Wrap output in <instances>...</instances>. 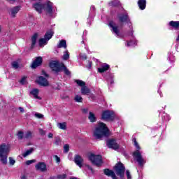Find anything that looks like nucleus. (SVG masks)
Here are the masks:
<instances>
[{
	"label": "nucleus",
	"instance_id": "obj_1",
	"mask_svg": "<svg viewBox=\"0 0 179 179\" xmlns=\"http://www.w3.org/2000/svg\"><path fill=\"white\" fill-rule=\"evenodd\" d=\"M33 8L38 12V13H42L43 10H45L46 13L52 17H55V7L52 2L48 1L46 3L43 4L41 2L34 3Z\"/></svg>",
	"mask_w": 179,
	"mask_h": 179
},
{
	"label": "nucleus",
	"instance_id": "obj_2",
	"mask_svg": "<svg viewBox=\"0 0 179 179\" xmlns=\"http://www.w3.org/2000/svg\"><path fill=\"white\" fill-rule=\"evenodd\" d=\"M94 136L96 139H100L103 136H108V128H107L106 124L101 122L97 124L94 131Z\"/></svg>",
	"mask_w": 179,
	"mask_h": 179
},
{
	"label": "nucleus",
	"instance_id": "obj_3",
	"mask_svg": "<svg viewBox=\"0 0 179 179\" xmlns=\"http://www.w3.org/2000/svg\"><path fill=\"white\" fill-rule=\"evenodd\" d=\"M134 145L136 148V150L133 153L134 157L136 159V162L138 163L139 166H143L146 163V160L142 157V152L141 150V147L139 144L136 142V139H134Z\"/></svg>",
	"mask_w": 179,
	"mask_h": 179
},
{
	"label": "nucleus",
	"instance_id": "obj_4",
	"mask_svg": "<svg viewBox=\"0 0 179 179\" xmlns=\"http://www.w3.org/2000/svg\"><path fill=\"white\" fill-rule=\"evenodd\" d=\"M10 150V147L8 145L3 143L0 145V159L3 164L8 163V155Z\"/></svg>",
	"mask_w": 179,
	"mask_h": 179
},
{
	"label": "nucleus",
	"instance_id": "obj_5",
	"mask_svg": "<svg viewBox=\"0 0 179 179\" xmlns=\"http://www.w3.org/2000/svg\"><path fill=\"white\" fill-rule=\"evenodd\" d=\"M89 159L92 164H94L97 167H100V166L103 164V159L101 158V155L91 154Z\"/></svg>",
	"mask_w": 179,
	"mask_h": 179
},
{
	"label": "nucleus",
	"instance_id": "obj_6",
	"mask_svg": "<svg viewBox=\"0 0 179 179\" xmlns=\"http://www.w3.org/2000/svg\"><path fill=\"white\" fill-rule=\"evenodd\" d=\"M114 169L116 172L117 176H119L121 178L124 177V173H125V167L122 163L116 164Z\"/></svg>",
	"mask_w": 179,
	"mask_h": 179
},
{
	"label": "nucleus",
	"instance_id": "obj_7",
	"mask_svg": "<svg viewBox=\"0 0 179 179\" xmlns=\"http://www.w3.org/2000/svg\"><path fill=\"white\" fill-rule=\"evenodd\" d=\"M109 27H110V30L113 34H115L117 37H120V29L118 28V25L115 24L113 21H110L109 22Z\"/></svg>",
	"mask_w": 179,
	"mask_h": 179
},
{
	"label": "nucleus",
	"instance_id": "obj_8",
	"mask_svg": "<svg viewBox=\"0 0 179 179\" xmlns=\"http://www.w3.org/2000/svg\"><path fill=\"white\" fill-rule=\"evenodd\" d=\"M102 120H114V112L112 110H104L101 115Z\"/></svg>",
	"mask_w": 179,
	"mask_h": 179
},
{
	"label": "nucleus",
	"instance_id": "obj_9",
	"mask_svg": "<svg viewBox=\"0 0 179 179\" xmlns=\"http://www.w3.org/2000/svg\"><path fill=\"white\" fill-rule=\"evenodd\" d=\"M50 66L54 72H61L62 71V64H59L57 61L51 62Z\"/></svg>",
	"mask_w": 179,
	"mask_h": 179
},
{
	"label": "nucleus",
	"instance_id": "obj_10",
	"mask_svg": "<svg viewBox=\"0 0 179 179\" xmlns=\"http://www.w3.org/2000/svg\"><path fill=\"white\" fill-rule=\"evenodd\" d=\"M117 17L119 19V21L121 22V23H124V22H127V23H129V22H131L127 11H124L123 13H119L117 15Z\"/></svg>",
	"mask_w": 179,
	"mask_h": 179
},
{
	"label": "nucleus",
	"instance_id": "obj_11",
	"mask_svg": "<svg viewBox=\"0 0 179 179\" xmlns=\"http://www.w3.org/2000/svg\"><path fill=\"white\" fill-rule=\"evenodd\" d=\"M106 145L108 148L110 149H113L114 150H117L118 148H120V145L118 143H117V141L114 139H110L106 141Z\"/></svg>",
	"mask_w": 179,
	"mask_h": 179
},
{
	"label": "nucleus",
	"instance_id": "obj_12",
	"mask_svg": "<svg viewBox=\"0 0 179 179\" xmlns=\"http://www.w3.org/2000/svg\"><path fill=\"white\" fill-rule=\"evenodd\" d=\"M21 8H22V7L20 6L10 8L8 10V13H9L10 16L11 17H16V15H17V13H19V10H20Z\"/></svg>",
	"mask_w": 179,
	"mask_h": 179
},
{
	"label": "nucleus",
	"instance_id": "obj_13",
	"mask_svg": "<svg viewBox=\"0 0 179 179\" xmlns=\"http://www.w3.org/2000/svg\"><path fill=\"white\" fill-rule=\"evenodd\" d=\"M36 170L37 171H41L44 173V171H47V165L44 162H39L35 166Z\"/></svg>",
	"mask_w": 179,
	"mask_h": 179
},
{
	"label": "nucleus",
	"instance_id": "obj_14",
	"mask_svg": "<svg viewBox=\"0 0 179 179\" xmlns=\"http://www.w3.org/2000/svg\"><path fill=\"white\" fill-rule=\"evenodd\" d=\"M41 64H43V58L41 57H38L33 62L31 67L33 69H36V68H37V66H40Z\"/></svg>",
	"mask_w": 179,
	"mask_h": 179
},
{
	"label": "nucleus",
	"instance_id": "obj_15",
	"mask_svg": "<svg viewBox=\"0 0 179 179\" xmlns=\"http://www.w3.org/2000/svg\"><path fill=\"white\" fill-rule=\"evenodd\" d=\"M37 83L40 85V86H43V87H47L49 85L48 80H47V79H45L43 76L38 77V78L37 79Z\"/></svg>",
	"mask_w": 179,
	"mask_h": 179
},
{
	"label": "nucleus",
	"instance_id": "obj_16",
	"mask_svg": "<svg viewBox=\"0 0 179 179\" xmlns=\"http://www.w3.org/2000/svg\"><path fill=\"white\" fill-rule=\"evenodd\" d=\"M103 173L106 176H108V177H111V178H113V179H117V176H115V173H114V171H113L108 169H105L103 171Z\"/></svg>",
	"mask_w": 179,
	"mask_h": 179
},
{
	"label": "nucleus",
	"instance_id": "obj_17",
	"mask_svg": "<svg viewBox=\"0 0 179 179\" xmlns=\"http://www.w3.org/2000/svg\"><path fill=\"white\" fill-rule=\"evenodd\" d=\"M74 162L78 166V167H82V164H83V158H82L80 155H77L74 158Z\"/></svg>",
	"mask_w": 179,
	"mask_h": 179
},
{
	"label": "nucleus",
	"instance_id": "obj_18",
	"mask_svg": "<svg viewBox=\"0 0 179 179\" xmlns=\"http://www.w3.org/2000/svg\"><path fill=\"white\" fill-rule=\"evenodd\" d=\"M38 93H40V90L37 88L33 89L30 92V94L34 96V99H37L38 100H41V97L38 96Z\"/></svg>",
	"mask_w": 179,
	"mask_h": 179
},
{
	"label": "nucleus",
	"instance_id": "obj_19",
	"mask_svg": "<svg viewBox=\"0 0 179 179\" xmlns=\"http://www.w3.org/2000/svg\"><path fill=\"white\" fill-rule=\"evenodd\" d=\"M108 69H110V65L104 63L101 65V68H98V72H99V73H103L106 72V71H108Z\"/></svg>",
	"mask_w": 179,
	"mask_h": 179
},
{
	"label": "nucleus",
	"instance_id": "obj_20",
	"mask_svg": "<svg viewBox=\"0 0 179 179\" xmlns=\"http://www.w3.org/2000/svg\"><path fill=\"white\" fill-rule=\"evenodd\" d=\"M138 5L141 10H144L146 8V0H138Z\"/></svg>",
	"mask_w": 179,
	"mask_h": 179
},
{
	"label": "nucleus",
	"instance_id": "obj_21",
	"mask_svg": "<svg viewBox=\"0 0 179 179\" xmlns=\"http://www.w3.org/2000/svg\"><path fill=\"white\" fill-rule=\"evenodd\" d=\"M52 36H54V31H52L50 30V31H48L45 33L44 37H45V38L48 40V41H50V38H52Z\"/></svg>",
	"mask_w": 179,
	"mask_h": 179
},
{
	"label": "nucleus",
	"instance_id": "obj_22",
	"mask_svg": "<svg viewBox=\"0 0 179 179\" xmlns=\"http://www.w3.org/2000/svg\"><path fill=\"white\" fill-rule=\"evenodd\" d=\"M88 119L90 120V122H96V115L92 112H90Z\"/></svg>",
	"mask_w": 179,
	"mask_h": 179
},
{
	"label": "nucleus",
	"instance_id": "obj_23",
	"mask_svg": "<svg viewBox=\"0 0 179 179\" xmlns=\"http://www.w3.org/2000/svg\"><path fill=\"white\" fill-rule=\"evenodd\" d=\"M57 48H66V41H60L59 44H57Z\"/></svg>",
	"mask_w": 179,
	"mask_h": 179
},
{
	"label": "nucleus",
	"instance_id": "obj_24",
	"mask_svg": "<svg viewBox=\"0 0 179 179\" xmlns=\"http://www.w3.org/2000/svg\"><path fill=\"white\" fill-rule=\"evenodd\" d=\"M57 127L59 129H62L63 131L66 130V122L57 123Z\"/></svg>",
	"mask_w": 179,
	"mask_h": 179
},
{
	"label": "nucleus",
	"instance_id": "obj_25",
	"mask_svg": "<svg viewBox=\"0 0 179 179\" xmlns=\"http://www.w3.org/2000/svg\"><path fill=\"white\" fill-rule=\"evenodd\" d=\"M38 37V35L37 34H34V36L31 38V47H34L36 45V43H37V38Z\"/></svg>",
	"mask_w": 179,
	"mask_h": 179
},
{
	"label": "nucleus",
	"instance_id": "obj_26",
	"mask_svg": "<svg viewBox=\"0 0 179 179\" xmlns=\"http://www.w3.org/2000/svg\"><path fill=\"white\" fill-rule=\"evenodd\" d=\"M47 43H48V41L45 37L42 38L39 40L40 47H44V45H45V44H47Z\"/></svg>",
	"mask_w": 179,
	"mask_h": 179
},
{
	"label": "nucleus",
	"instance_id": "obj_27",
	"mask_svg": "<svg viewBox=\"0 0 179 179\" xmlns=\"http://www.w3.org/2000/svg\"><path fill=\"white\" fill-rule=\"evenodd\" d=\"M170 26L174 27V29H178L179 27V21H171L169 22Z\"/></svg>",
	"mask_w": 179,
	"mask_h": 179
},
{
	"label": "nucleus",
	"instance_id": "obj_28",
	"mask_svg": "<svg viewBox=\"0 0 179 179\" xmlns=\"http://www.w3.org/2000/svg\"><path fill=\"white\" fill-rule=\"evenodd\" d=\"M81 93L84 95L89 94L90 93V90L87 87H83L81 88Z\"/></svg>",
	"mask_w": 179,
	"mask_h": 179
},
{
	"label": "nucleus",
	"instance_id": "obj_29",
	"mask_svg": "<svg viewBox=\"0 0 179 179\" xmlns=\"http://www.w3.org/2000/svg\"><path fill=\"white\" fill-rule=\"evenodd\" d=\"M32 152H34V149L31 148L27 150L25 152L22 154L23 157H27V156L31 155Z\"/></svg>",
	"mask_w": 179,
	"mask_h": 179
},
{
	"label": "nucleus",
	"instance_id": "obj_30",
	"mask_svg": "<svg viewBox=\"0 0 179 179\" xmlns=\"http://www.w3.org/2000/svg\"><path fill=\"white\" fill-rule=\"evenodd\" d=\"M24 138H26L27 139H31V138H33V132L27 131L25 134Z\"/></svg>",
	"mask_w": 179,
	"mask_h": 179
},
{
	"label": "nucleus",
	"instance_id": "obj_31",
	"mask_svg": "<svg viewBox=\"0 0 179 179\" xmlns=\"http://www.w3.org/2000/svg\"><path fill=\"white\" fill-rule=\"evenodd\" d=\"M109 5L110 6H118V5H120V1L114 0V1H111L110 3H109Z\"/></svg>",
	"mask_w": 179,
	"mask_h": 179
},
{
	"label": "nucleus",
	"instance_id": "obj_32",
	"mask_svg": "<svg viewBox=\"0 0 179 179\" xmlns=\"http://www.w3.org/2000/svg\"><path fill=\"white\" fill-rule=\"evenodd\" d=\"M63 59H64V61H67V59H69V52H68V50H66L64 52Z\"/></svg>",
	"mask_w": 179,
	"mask_h": 179
},
{
	"label": "nucleus",
	"instance_id": "obj_33",
	"mask_svg": "<svg viewBox=\"0 0 179 179\" xmlns=\"http://www.w3.org/2000/svg\"><path fill=\"white\" fill-rule=\"evenodd\" d=\"M62 71H64L66 75H71V72L69 70H68V69H66V67H65L64 64H62Z\"/></svg>",
	"mask_w": 179,
	"mask_h": 179
},
{
	"label": "nucleus",
	"instance_id": "obj_34",
	"mask_svg": "<svg viewBox=\"0 0 179 179\" xmlns=\"http://www.w3.org/2000/svg\"><path fill=\"white\" fill-rule=\"evenodd\" d=\"M75 101L77 102V103H82V101H83V98H82L80 96V95H76L75 96Z\"/></svg>",
	"mask_w": 179,
	"mask_h": 179
},
{
	"label": "nucleus",
	"instance_id": "obj_35",
	"mask_svg": "<svg viewBox=\"0 0 179 179\" xmlns=\"http://www.w3.org/2000/svg\"><path fill=\"white\" fill-rule=\"evenodd\" d=\"M27 77L23 76L20 80V83H21V85H26V83H27Z\"/></svg>",
	"mask_w": 179,
	"mask_h": 179
},
{
	"label": "nucleus",
	"instance_id": "obj_36",
	"mask_svg": "<svg viewBox=\"0 0 179 179\" xmlns=\"http://www.w3.org/2000/svg\"><path fill=\"white\" fill-rule=\"evenodd\" d=\"M76 83H77V85H78V86H81L83 87H85V85H86L85 83V82L80 80H76Z\"/></svg>",
	"mask_w": 179,
	"mask_h": 179
},
{
	"label": "nucleus",
	"instance_id": "obj_37",
	"mask_svg": "<svg viewBox=\"0 0 179 179\" xmlns=\"http://www.w3.org/2000/svg\"><path fill=\"white\" fill-rule=\"evenodd\" d=\"M24 136V133H23V131H18L17 133V138L18 139H23V136Z\"/></svg>",
	"mask_w": 179,
	"mask_h": 179
},
{
	"label": "nucleus",
	"instance_id": "obj_38",
	"mask_svg": "<svg viewBox=\"0 0 179 179\" xmlns=\"http://www.w3.org/2000/svg\"><path fill=\"white\" fill-rule=\"evenodd\" d=\"M12 66L13 68H15V69H17V68H19V63H17V62H13L12 63Z\"/></svg>",
	"mask_w": 179,
	"mask_h": 179
},
{
	"label": "nucleus",
	"instance_id": "obj_39",
	"mask_svg": "<svg viewBox=\"0 0 179 179\" xmlns=\"http://www.w3.org/2000/svg\"><path fill=\"white\" fill-rule=\"evenodd\" d=\"M33 163H36V159L27 160L26 162L27 166H30V164H33Z\"/></svg>",
	"mask_w": 179,
	"mask_h": 179
},
{
	"label": "nucleus",
	"instance_id": "obj_40",
	"mask_svg": "<svg viewBox=\"0 0 179 179\" xmlns=\"http://www.w3.org/2000/svg\"><path fill=\"white\" fill-rule=\"evenodd\" d=\"M136 44V42L135 41H130L127 43V47H132V45H135Z\"/></svg>",
	"mask_w": 179,
	"mask_h": 179
},
{
	"label": "nucleus",
	"instance_id": "obj_41",
	"mask_svg": "<svg viewBox=\"0 0 179 179\" xmlns=\"http://www.w3.org/2000/svg\"><path fill=\"white\" fill-rule=\"evenodd\" d=\"M64 150L65 153H68V152H69V145L68 144H66L64 146Z\"/></svg>",
	"mask_w": 179,
	"mask_h": 179
},
{
	"label": "nucleus",
	"instance_id": "obj_42",
	"mask_svg": "<svg viewBox=\"0 0 179 179\" xmlns=\"http://www.w3.org/2000/svg\"><path fill=\"white\" fill-rule=\"evenodd\" d=\"M9 163L11 166H13V164H15L16 162L15 161V159H13V158L9 157Z\"/></svg>",
	"mask_w": 179,
	"mask_h": 179
},
{
	"label": "nucleus",
	"instance_id": "obj_43",
	"mask_svg": "<svg viewBox=\"0 0 179 179\" xmlns=\"http://www.w3.org/2000/svg\"><path fill=\"white\" fill-rule=\"evenodd\" d=\"M57 178L58 179H65L66 178V174L58 175Z\"/></svg>",
	"mask_w": 179,
	"mask_h": 179
},
{
	"label": "nucleus",
	"instance_id": "obj_44",
	"mask_svg": "<svg viewBox=\"0 0 179 179\" xmlns=\"http://www.w3.org/2000/svg\"><path fill=\"white\" fill-rule=\"evenodd\" d=\"M34 116L36 118H43L44 115L43 114L41 113H35Z\"/></svg>",
	"mask_w": 179,
	"mask_h": 179
},
{
	"label": "nucleus",
	"instance_id": "obj_45",
	"mask_svg": "<svg viewBox=\"0 0 179 179\" xmlns=\"http://www.w3.org/2000/svg\"><path fill=\"white\" fill-rule=\"evenodd\" d=\"M126 176L127 177V179H132V177L131 176V173L129 171H126Z\"/></svg>",
	"mask_w": 179,
	"mask_h": 179
},
{
	"label": "nucleus",
	"instance_id": "obj_46",
	"mask_svg": "<svg viewBox=\"0 0 179 179\" xmlns=\"http://www.w3.org/2000/svg\"><path fill=\"white\" fill-rule=\"evenodd\" d=\"M38 131L41 135L42 136L45 135V131L43 130V129H39Z\"/></svg>",
	"mask_w": 179,
	"mask_h": 179
},
{
	"label": "nucleus",
	"instance_id": "obj_47",
	"mask_svg": "<svg viewBox=\"0 0 179 179\" xmlns=\"http://www.w3.org/2000/svg\"><path fill=\"white\" fill-rule=\"evenodd\" d=\"M55 145H59L61 143V139L60 138H56L55 141Z\"/></svg>",
	"mask_w": 179,
	"mask_h": 179
},
{
	"label": "nucleus",
	"instance_id": "obj_48",
	"mask_svg": "<svg viewBox=\"0 0 179 179\" xmlns=\"http://www.w3.org/2000/svg\"><path fill=\"white\" fill-rule=\"evenodd\" d=\"M55 159L57 163H59V162H61V159L59 157H57V155L55 156Z\"/></svg>",
	"mask_w": 179,
	"mask_h": 179
},
{
	"label": "nucleus",
	"instance_id": "obj_49",
	"mask_svg": "<svg viewBox=\"0 0 179 179\" xmlns=\"http://www.w3.org/2000/svg\"><path fill=\"white\" fill-rule=\"evenodd\" d=\"M80 58H81V59H86L87 57L86 55H80Z\"/></svg>",
	"mask_w": 179,
	"mask_h": 179
},
{
	"label": "nucleus",
	"instance_id": "obj_50",
	"mask_svg": "<svg viewBox=\"0 0 179 179\" xmlns=\"http://www.w3.org/2000/svg\"><path fill=\"white\" fill-rule=\"evenodd\" d=\"M166 118H165V121H169V120H171L170 115H166Z\"/></svg>",
	"mask_w": 179,
	"mask_h": 179
},
{
	"label": "nucleus",
	"instance_id": "obj_51",
	"mask_svg": "<svg viewBox=\"0 0 179 179\" xmlns=\"http://www.w3.org/2000/svg\"><path fill=\"white\" fill-rule=\"evenodd\" d=\"M92 68V62H88V69Z\"/></svg>",
	"mask_w": 179,
	"mask_h": 179
},
{
	"label": "nucleus",
	"instance_id": "obj_52",
	"mask_svg": "<svg viewBox=\"0 0 179 179\" xmlns=\"http://www.w3.org/2000/svg\"><path fill=\"white\" fill-rule=\"evenodd\" d=\"M6 1L10 3H14V2H15L16 0H6Z\"/></svg>",
	"mask_w": 179,
	"mask_h": 179
},
{
	"label": "nucleus",
	"instance_id": "obj_53",
	"mask_svg": "<svg viewBox=\"0 0 179 179\" xmlns=\"http://www.w3.org/2000/svg\"><path fill=\"white\" fill-rule=\"evenodd\" d=\"M52 136H54V134H52V133H49L48 135V138H52Z\"/></svg>",
	"mask_w": 179,
	"mask_h": 179
},
{
	"label": "nucleus",
	"instance_id": "obj_54",
	"mask_svg": "<svg viewBox=\"0 0 179 179\" xmlns=\"http://www.w3.org/2000/svg\"><path fill=\"white\" fill-rule=\"evenodd\" d=\"M19 110L21 113H24V109L23 108L20 107Z\"/></svg>",
	"mask_w": 179,
	"mask_h": 179
},
{
	"label": "nucleus",
	"instance_id": "obj_55",
	"mask_svg": "<svg viewBox=\"0 0 179 179\" xmlns=\"http://www.w3.org/2000/svg\"><path fill=\"white\" fill-rule=\"evenodd\" d=\"M87 169L89 170H90L91 171H93V169H92V167H90V166H87Z\"/></svg>",
	"mask_w": 179,
	"mask_h": 179
},
{
	"label": "nucleus",
	"instance_id": "obj_56",
	"mask_svg": "<svg viewBox=\"0 0 179 179\" xmlns=\"http://www.w3.org/2000/svg\"><path fill=\"white\" fill-rule=\"evenodd\" d=\"M21 179H26V176L22 175V176H21Z\"/></svg>",
	"mask_w": 179,
	"mask_h": 179
},
{
	"label": "nucleus",
	"instance_id": "obj_57",
	"mask_svg": "<svg viewBox=\"0 0 179 179\" xmlns=\"http://www.w3.org/2000/svg\"><path fill=\"white\" fill-rule=\"evenodd\" d=\"M2 31V26L0 25V33Z\"/></svg>",
	"mask_w": 179,
	"mask_h": 179
},
{
	"label": "nucleus",
	"instance_id": "obj_58",
	"mask_svg": "<svg viewBox=\"0 0 179 179\" xmlns=\"http://www.w3.org/2000/svg\"><path fill=\"white\" fill-rule=\"evenodd\" d=\"M176 41H179V35L178 36V38H176Z\"/></svg>",
	"mask_w": 179,
	"mask_h": 179
},
{
	"label": "nucleus",
	"instance_id": "obj_59",
	"mask_svg": "<svg viewBox=\"0 0 179 179\" xmlns=\"http://www.w3.org/2000/svg\"><path fill=\"white\" fill-rule=\"evenodd\" d=\"M92 9H93V10H94V6H92Z\"/></svg>",
	"mask_w": 179,
	"mask_h": 179
},
{
	"label": "nucleus",
	"instance_id": "obj_60",
	"mask_svg": "<svg viewBox=\"0 0 179 179\" xmlns=\"http://www.w3.org/2000/svg\"><path fill=\"white\" fill-rule=\"evenodd\" d=\"M71 179H78V178H71Z\"/></svg>",
	"mask_w": 179,
	"mask_h": 179
},
{
	"label": "nucleus",
	"instance_id": "obj_61",
	"mask_svg": "<svg viewBox=\"0 0 179 179\" xmlns=\"http://www.w3.org/2000/svg\"><path fill=\"white\" fill-rule=\"evenodd\" d=\"M113 83V81H111V83Z\"/></svg>",
	"mask_w": 179,
	"mask_h": 179
}]
</instances>
